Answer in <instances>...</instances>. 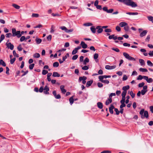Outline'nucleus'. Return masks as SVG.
I'll return each mask as SVG.
<instances>
[{"label": "nucleus", "mask_w": 153, "mask_h": 153, "mask_svg": "<svg viewBox=\"0 0 153 153\" xmlns=\"http://www.w3.org/2000/svg\"><path fill=\"white\" fill-rule=\"evenodd\" d=\"M119 2L123 3L124 4L128 6H131L132 7L137 6V4L135 2L132 0H116Z\"/></svg>", "instance_id": "obj_1"}, {"label": "nucleus", "mask_w": 153, "mask_h": 153, "mask_svg": "<svg viewBox=\"0 0 153 153\" xmlns=\"http://www.w3.org/2000/svg\"><path fill=\"white\" fill-rule=\"evenodd\" d=\"M12 31L13 36H16L18 38H19L21 36V34H20V31H16L15 28H13L12 29Z\"/></svg>", "instance_id": "obj_2"}, {"label": "nucleus", "mask_w": 153, "mask_h": 153, "mask_svg": "<svg viewBox=\"0 0 153 153\" xmlns=\"http://www.w3.org/2000/svg\"><path fill=\"white\" fill-rule=\"evenodd\" d=\"M123 54L125 57L128 60L133 61H135V59L134 58L130 56L128 53L126 52H124L123 53Z\"/></svg>", "instance_id": "obj_3"}, {"label": "nucleus", "mask_w": 153, "mask_h": 153, "mask_svg": "<svg viewBox=\"0 0 153 153\" xmlns=\"http://www.w3.org/2000/svg\"><path fill=\"white\" fill-rule=\"evenodd\" d=\"M60 28L62 30H64L66 32L69 33L73 31L72 29L68 30L65 26H62L60 27Z\"/></svg>", "instance_id": "obj_4"}, {"label": "nucleus", "mask_w": 153, "mask_h": 153, "mask_svg": "<svg viewBox=\"0 0 153 153\" xmlns=\"http://www.w3.org/2000/svg\"><path fill=\"white\" fill-rule=\"evenodd\" d=\"M87 79L86 77L85 76H83V77H80L79 78V82H81V81H82V83L84 84L86 83L85 80Z\"/></svg>", "instance_id": "obj_5"}, {"label": "nucleus", "mask_w": 153, "mask_h": 153, "mask_svg": "<svg viewBox=\"0 0 153 153\" xmlns=\"http://www.w3.org/2000/svg\"><path fill=\"white\" fill-rule=\"evenodd\" d=\"M147 85H145L143 87V89L141 91L142 95H144L147 91Z\"/></svg>", "instance_id": "obj_6"}, {"label": "nucleus", "mask_w": 153, "mask_h": 153, "mask_svg": "<svg viewBox=\"0 0 153 153\" xmlns=\"http://www.w3.org/2000/svg\"><path fill=\"white\" fill-rule=\"evenodd\" d=\"M6 45L8 48H10L11 50H13L14 46L13 44H11L10 42H6Z\"/></svg>", "instance_id": "obj_7"}, {"label": "nucleus", "mask_w": 153, "mask_h": 153, "mask_svg": "<svg viewBox=\"0 0 153 153\" xmlns=\"http://www.w3.org/2000/svg\"><path fill=\"white\" fill-rule=\"evenodd\" d=\"M96 29H98L97 32L98 33H101L103 31V29L102 27V26H97L96 27Z\"/></svg>", "instance_id": "obj_8"}, {"label": "nucleus", "mask_w": 153, "mask_h": 153, "mask_svg": "<svg viewBox=\"0 0 153 153\" xmlns=\"http://www.w3.org/2000/svg\"><path fill=\"white\" fill-rule=\"evenodd\" d=\"M116 65H112V66H110L109 65H106L105 66V69L108 70H111L112 69H114L116 68Z\"/></svg>", "instance_id": "obj_9"}, {"label": "nucleus", "mask_w": 153, "mask_h": 153, "mask_svg": "<svg viewBox=\"0 0 153 153\" xmlns=\"http://www.w3.org/2000/svg\"><path fill=\"white\" fill-rule=\"evenodd\" d=\"M65 86L63 85H62L60 86V89L62 93L65 94L66 92V90L64 89Z\"/></svg>", "instance_id": "obj_10"}, {"label": "nucleus", "mask_w": 153, "mask_h": 153, "mask_svg": "<svg viewBox=\"0 0 153 153\" xmlns=\"http://www.w3.org/2000/svg\"><path fill=\"white\" fill-rule=\"evenodd\" d=\"M80 45L82 46V48L83 49L86 48L88 46L85 43V42L83 41L81 42L80 43Z\"/></svg>", "instance_id": "obj_11"}, {"label": "nucleus", "mask_w": 153, "mask_h": 153, "mask_svg": "<svg viewBox=\"0 0 153 153\" xmlns=\"http://www.w3.org/2000/svg\"><path fill=\"white\" fill-rule=\"evenodd\" d=\"M147 33V31L146 30H144L140 33V36L141 37H142L146 36Z\"/></svg>", "instance_id": "obj_12"}, {"label": "nucleus", "mask_w": 153, "mask_h": 153, "mask_svg": "<svg viewBox=\"0 0 153 153\" xmlns=\"http://www.w3.org/2000/svg\"><path fill=\"white\" fill-rule=\"evenodd\" d=\"M112 102V98L110 97H109V98L106 101L105 104L107 105H108L109 104L111 103Z\"/></svg>", "instance_id": "obj_13"}, {"label": "nucleus", "mask_w": 153, "mask_h": 153, "mask_svg": "<svg viewBox=\"0 0 153 153\" xmlns=\"http://www.w3.org/2000/svg\"><path fill=\"white\" fill-rule=\"evenodd\" d=\"M114 108V106L113 105H111L109 108V111L111 114H113V109Z\"/></svg>", "instance_id": "obj_14"}, {"label": "nucleus", "mask_w": 153, "mask_h": 153, "mask_svg": "<svg viewBox=\"0 0 153 153\" xmlns=\"http://www.w3.org/2000/svg\"><path fill=\"white\" fill-rule=\"evenodd\" d=\"M52 76L53 77H59L60 76V74L57 72H54L53 73Z\"/></svg>", "instance_id": "obj_15"}, {"label": "nucleus", "mask_w": 153, "mask_h": 153, "mask_svg": "<svg viewBox=\"0 0 153 153\" xmlns=\"http://www.w3.org/2000/svg\"><path fill=\"white\" fill-rule=\"evenodd\" d=\"M128 24L125 22H120L119 24V25L122 27H125V26H126V25H127Z\"/></svg>", "instance_id": "obj_16"}, {"label": "nucleus", "mask_w": 153, "mask_h": 153, "mask_svg": "<svg viewBox=\"0 0 153 153\" xmlns=\"http://www.w3.org/2000/svg\"><path fill=\"white\" fill-rule=\"evenodd\" d=\"M93 82V81L91 80L87 82L86 83V87H88L91 85Z\"/></svg>", "instance_id": "obj_17"}, {"label": "nucleus", "mask_w": 153, "mask_h": 153, "mask_svg": "<svg viewBox=\"0 0 153 153\" xmlns=\"http://www.w3.org/2000/svg\"><path fill=\"white\" fill-rule=\"evenodd\" d=\"M126 13L130 15H134L138 14V13L137 12H127Z\"/></svg>", "instance_id": "obj_18"}, {"label": "nucleus", "mask_w": 153, "mask_h": 153, "mask_svg": "<svg viewBox=\"0 0 153 153\" xmlns=\"http://www.w3.org/2000/svg\"><path fill=\"white\" fill-rule=\"evenodd\" d=\"M90 29L92 33H96V29L94 27V26H92V27H91Z\"/></svg>", "instance_id": "obj_19"}, {"label": "nucleus", "mask_w": 153, "mask_h": 153, "mask_svg": "<svg viewBox=\"0 0 153 153\" xmlns=\"http://www.w3.org/2000/svg\"><path fill=\"white\" fill-rule=\"evenodd\" d=\"M129 88V85H127L126 86H124L122 88V89L124 91H127V90H128Z\"/></svg>", "instance_id": "obj_20"}, {"label": "nucleus", "mask_w": 153, "mask_h": 153, "mask_svg": "<svg viewBox=\"0 0 153 153\" xmlns=\"http://www.w3.org/2000/svg\"><path fill=\"white\" fill-rule=\"evenodd\" d=\"M97 105L99 108L100 109H102L103 107L102 103L101 102H98L97 103Z\"/></svg>", "instance_id": "obj_21"}, {"label": "nucleus", "mask_w": 153, "mask_h": 153, "mask_svg": "<svg viewBox=\"0 0 153 153\" xmlns=\"http://www.w3.org/2000/svg\"><path fill=\"white\" fill-rule=\"evenodd\" d=\"M139 62L141 65H145L144 61L142 59H140L139 60Z\"/></svg>", "instance_id": "obj_22"}, {"label": "nucleus", "mask_w": 153, "mask_h": 153, "mask_svg": "<svg viewBox=\"0 0 153 153\" xmlns=\"http://www.w3.org/2000/svg\"><path fill=\"white\" fill-rule=\"evenodd\" d=\"M89 62V59L87 57H86L83 61L84 65H86L87 64V63L88 62Z\"/></svg>", "instance_id": "obj_23"}, {"label": "nucleus", "mask_w": 153, "mask_h": 153, "mask_svg": "<svg viewBox=\"0 0 153 153\" xmlns=\"http://www.w3.org/2000/svg\"><path fill=\"white\" fill-rule=\"evenodd\" d=\"M93 25V24L90 22H87L86 23H84L83 24V25L85 26H91Z\"/></svg>", "instance_id": "obj_24"}, {"label": "nucleus", "mask_w": 153, "mask_h": 153, "mask_svg": "<svg viewBox=\"0 0 153 153\" xmlns=\"http://www.w3.org/2000/svg\"><path fill=\"white\" fill-rule=\"evenodd\" d=\"M36 43L39 44L41 43L42 42V40L40 39L36 38Z\"/></svg>", "instance_id": "obj_25"}, {"label": "nucleus", "mask_w": 153, "mask_h": 153, "mask_svg": "<svg viewBox=\"0 0 153 153\" xmlns=\"http://www.w3.org/2000/svg\"><path fill=\"white\" fill-rule=\"evenodd\" d=\"M69 100L70 104L71 105H72V104L73 103L74 101L73 98V97H71L69 99Z\"/></svg>", "instance_id": "obj_26"}, {"label": "nucleus", "mask_w": 153, "mask_h": 153, "mask_svg": "<svg viewBox=\"0 0 153 153\" xmlns=\"http://www.w3.org/2000/svg\"><path fill=\"white\" fill-rule=\"evenodd\" d=\"M40 56V55L39 53H36L33 54V57L35 58H38Z\"/></svg>", "instance_id": "obj_27"}, {"label": "nucleus", "mask_w": 153, "mask_h": 153, "mask_svg": "<svg viewBox=\"0 0 153 153\" xmlns=\"http://www.w3.org/2000/svg\"><path fill=\"white\" fill-rule=\"evenodd\" d=\"M139 71L142 72H147L148 70L146 68H140L139 69Z\"/></svg>", "instance_id": "obj_28"}, {"label": "nucleus", "mask_w": 153, "mask_h": 153, "mask_svg": "<svg viewBox=\"0 0 153 153\" xmlns=\"http://www.w3.org/2000/svg\"><path fill=\"white\" fill-rule=\"evenodd\" d=\"M0 65H2L4 67L6 65L5 63L2 59L0 60Z\"/></svg>", "instance_id": "obj_29"}, {"label": "nucleus", "mask_w": 153, "mask_h": 153, "mask_svg": "<svg viewBox=\"0 0 153 153\" xmlns=\"http://www.w3.org/2000/svg\"><path fill=\"white\" fill-rule=\"evenodd\" d=\"M147 64L148 65L151 67H152L153 66V64L150 60L147 61Z\"/></svg>", "instance_id": "obj_30"}, {"label": "nucleus", "mask_w": 153, "mask_h": 153, "mask_svg": "<svg viewBox=\"0 0 153 153\" xmlns=\"http://www.w3.org/2000/svg\"><path fill=\"white\" fill-rule=\"evenodd\" d=\"M55 28V27L53 25H52L51 26V33H53L54 32V29Z\"/></svg>", "instance_id": "obj_31"}, {"label": "nucleus", "mask_w": 153, "mask_h": 153, "mask_svg": "<svg viewBox=\"0 0 153 153\" xmlns=\"http://www.w3.org/2000/svg\"><path fill=\"white\" fill-rule=\"evenodd\" d=\"M104 76H99V79L100 80V81L102 82V81H103V79L105 78Z\"/></svg>", "instance_id": "obj_32"}, {"label": "nucleus", "mask_w": 153, "mask_h": 153, "mask_svg": "<svg viewBox=\"0 0 153 153\" xmlns=\"http://www.w3.org/2000/svg\"><path fill=\"white\" fill-rule=\"evenodd\" d=\"M59 65V63L57 62H55L53 63V66L54 67H57Z\"/></svg>", "instance_id": "obj_33"}, {"label": "nucleus", "mask_w": 153, "mask_h": 153, "mask_svg": "<svg viewBox=\"0 0 153 153\" xmlns=\"http://www.w3.org/2000/svg\"><path fill=\"white\" fill-rule=\"evenodd\" d=\"M39 16V14L37 13H33L32 15V17H38Z\"/></svg>", "instance_id": "obj_34"}, {"label": "nucleus", "mask_w": 153, "mask_h": 153, "mask_svg": "<svg viewBox=\"0 0 153 153\" xmlns=\"http://www.w3.org/2000/svg\"><path fill=\"white\" fill-rule=\"evenodd\" d=\"M13 6L16 9H19L20 7L19 6L17 5V4H13Z\"/></svg>", "instance_id": "obj_35"}, {"label": "nucleus", "mask_w": 153, "mask_h": 153, "mask_svg": "<svg viewBox=\"0 0 153 153\" xmlns=\"http://www.w3.org/2000/svg\"><path fill=\"white\" fill-rule=\"evenodd\" d=\"M99 55L98 53H95L94 56V59H97Z\"/></svg>", "instance_id": "obj_36"}, {"label": "nucleus", "mask_w": 153, "mask_h": 153, "mask_svg": "<svg viewBox=\"0 0 153 153\" xmlns=\"http://www.w3.org/2000/svg\"><path fill=\"white\" fill-rule=\"evenodd\" d=\"M148 20L153 23V17L152 16H148L147 17Z\"/></svg>", "instance_id": "obj_37"}, {"label": "nucleus", "mask_w": 153, "mask_h": 153, "mask_svg": "<svg viewBox=\"0 0 153 153\" xmlns=\"http://www.w3.org/2000/svg\"><path fill=\"white\" fill-rule=\"evenodd\" d=\"M34 65V64L33 63L30 65L29 66V68L30 70H32L33 68Z\"/></svg>", "instance_id": "obj_38"}, {"label": "nucleus", "mask_w": 153, "mask_h": 153, "mask_svg": "<svg viewBox=\"0 0 153 153\" xmlns=\"http://www.w3.org/2000/svg\"><path fill=\"white\" fill-rule=\"evenodd\" d=\"M145 84V83L143 82H142V83H139L138 84V87H139L141 88L143 87L144 86V85Z\"/></svg>", "instance_id": "obj_39"}, {"label": "nucleus", "mask_w": 153, "mask_h": 153, "mask_svg": "<svg viewBox=\"0 0 153 153\" xmlns=\"http://www.w3.org/2000/svg\"><path fill=\"white\" fill-rule=\"evenodd\" d=\"M13 53L14 56L17 57H19V55L16 53V51L15 50L13 51Z\"/></svg>", "instance_id": "obj_40"}, {"label": "nucleus", "mask_w": 153, "mask_h": 153, "mask_svg": "<svg viewBox=\"0 0 153 153\" xmlns=\"http://www.w3.org/2000/svg\"><path fill=\"white\" fill-rule=\"evenodd\" d=\"M16 60V58H14L12 59H11L10 60V63L11 64H13L14 62Z\"/></svg>", "instance_id": "obj_41"}, {"label": "nucleus", "mask_w": 153, "mask_h": 153, "mask_svg": "<svg viewBox=\"0 0 153 153\" xmlns=\"http://www.w3.org/2000/svg\"><path fill=\"white\" fill-rule=\"evenodd\" d=\"M129 29V27L127 25H126V26L124 27V29L126 31H128Z\"/></svg>", "instance_id": "obj_42"}, {"label": "nucleus", "mask_w": 153, "mask_h": 153, "mask_svg": "<svg viewBox=\"0 0 153 153\" xmlns=\"http://www.w3.org/2000/svg\"><path fill=\"white\" fill-rule=\"evenodd\" d=\"M88 68H89L88 66L86 65L84 66L82 68V69L84 70H87L88 69Z\"/></svg>", "instance_id": "obj_43"}, {"label": "nucleus", "mask_w": 153, "mask_h": 153, "mask_svg": "<svg viewBox=\"0 0 153 153\" xmlns=\"http://www.w3.org/2000/svg\"><path fill=\"white\" fill-rule=\"evenodd\" d=\"M25 39H26L25 37L24 36H23L21 37V38H20V41L22 42L24 41Z\"/></svg>", "instance_id": "obj_44"}, {"label": "nucleus", "mask_w": 153, "mask_h": 153, "mask_svg": "<svg viewBox=\"0 0 153 153\" xmlns=\"http://www.w3.org/2000/svg\"><path fill=\"white\" fill-rule=\"evenodd\" d=\"M17 49L19 51H22V48L21 45H19L17 47Z\"/></svg>", "instance_id": "obj_45"}, {"label": "nucleus", "mask_w": 153, "mask_h": 153, "mask_svg": "<svg viewBox=\"0 0 153 153\" xmlns=\"http://www.w3.org/2000/svg\"><path fill=\"white\" fill-rule=\"evenodd\" d=\"M146 81L148 83L152 82H153V79L151 78H148Z\"/></svg>", "instance_id": "obj_46"}, {"label": "nucleus", "mask_w": 153, "mask_h": 153, "mask_svg": "<svg viewBox=\"0 0 153 153\" xmlns=\"http://www.w3.org/2000/svg\"><path fill=\"white\" fill-rule=\"evenodd\" d=\"M102 82L105 84H108L109 83V82L108 80H103V81H102Z\"/></svg>", "instance_id": "obj_47"}, {"label": "nucleus", "mask_w": 153, "mask_h": 153, "mask_svg": "<svg viewBox=\"0 0 153 153\" xmlns=\"http://www.w3.org/2000/svg\"><path fill=\"white\" fill-rule=\"evenodd\" d=\"M78 51L75 48L72 51V54L73 55H74L76 54L77 52Z\"/></svg>", "instance_id": "obj_48"}, {"label": "nucleus", "mask_w": 153, "mask_h": 153, "mask_svg": "<svg viewBox=\"0 0 153 153\" xmlns=\"http://www.w3.org/2000/svg\"><path fill=\"white\" fill-rule=\"evenodd\" d=\"M130 95L132 98H134L135 96V94H134L132 91L130 92Z\"/></svg>", "instance_id": "obj_49"}, {"label": "nucleus", "mask_w": 153, "mask_h": 153, "mask_svg": "<svg viewBox=\"0 0 153 153\" xmlns=\"http://www.w3.org/2000/svg\"><path fill=\"white\" fill-rule=\"evenodd\" d=\"M78 57V55H75L73 56V57L72 58V59L73 60H76L77 58Z\"/></svg>", "instance_id": "obj_50"}, {"label": "nucleus", "mask_w": 153, "mask_h": 153, "mask_svg": "<svg viewBox=\"0 0 153 153\" xmlns=\"http://www.w3.org/2000/svg\"><path fill=\"white\" fill-rule=\"evenodd\" d=\"M150 39V35H147L146 38L145 39V41L146 42H149Z\"/></svg>", "instance_id": "obj_51"}, {"label": "nucleus", "mask_w": 153, "mask_h": 153, "mask_svg": "<svg viewBox=\"0 0 153 153\" xmlns=\"http://www.w3.org/2000/svg\"><path fill=\"white\" fill-rule=\"evenodd\" d=\"M104 31L106 33H109L111 32V30L110 29H105Z\"/></svg>", "instance_id": "obj_52"}, {"label": "nucleus", "mask_w": 153, "mask_h": 153, "mask_svg": "<svg viewBox=\"0 0 153 153\" xmlns=\"http://www.w3.org/2000/svg\"><path fill=\"white\" fill-rule=\"evenodd\" d=\"M123 45L124 46L129 47L130 46V45L129 44L127 43H124L123 44Z\"/></svg>", "instance_id": "obj_53"}, {"label": "nucleus", "mask_w": 153, "mask_h": 153, "mask_svg": "<svg viewBox=\"0 0 153 153\" xmlns=\"http://www.w3.org/2000/svg\"><path fill=\"white\" fill-rule=\"evenodd\" d=\"M48 73V71L45 70H43L42 71V74L44 75Z\"/></svg>", "instance_id": "obj_54"}, {"label": "nucleus", "mask_w": 153, "mask_h": 153, "mask_svg": "<svg viewBox=\"0 0 153 153\" xmlns=\"http://www.w3.org/2000/svg\"><path fill=\"white\" fill-rule=\"evenodd\" d=\"M143 76L141 75H139L138 77L137 78V80H141L143 79Z\"/></svg>", "instance_id": "obj_55"}, {"label": "nucleus", "mask_w": 153, "mask_h": 153, "mask_svg": "<svg viewBox=\"0 0 153 153\" xmlns=\"http://www.w3.org/2000/svg\"><path fill=\"white\" fill-rule=\"evenodd\" d=\"M128 79L127 76L126 75H123V81H125L126 80Z\"/></svg>", "instance_id": "obj_56"}, {"label": "nucleus", "mask_w": 153, "mask_h": 153, "mask_svg": "<svg viewBox=\"0 0 153 153\" xmlns=\"http://www.w3.org/2000/svg\"><path fill=\"white\" fill-rule=\"evenodd\" d=\"M127 91H123L122 94V97H125Z\"/></svg>", "instance_id": "obj_57"}, {"label": "nucleus", "mask_w": 153, "mask_h": 153, "mask_svg": "<svg viewBox=\"0 0 153 153\" xmlns=\"http://www.w3.org/2000/svg\"><path fill=\"white\" fill-rule=\"evenodd\" d=\"M98 86L99 88H101L103 86V84L101 82H98L97 83Z\"/></svg>", "instance_id": "obj_58"}, {"label": "nucleus", "mask_w": 153, "mask_h": 153, "mask_svg": "<svg viewBox=\"0 0 153 153\" xmlns=\"http://www.w3.org/2000/svg\"><path fill=\"white\" fill-rule=\"evenodd\" d=\"M12 35V34L11 33H8L6 34V37L7 38H9Z\"/></svg>", "instance_id": "obj_59"}, {"label": "nucleus", "mask_w": 153, "mask_h": 153, "mask_svg": "<svg viewBox=\"0 0 153 153\" xmlns=\"http://www.w3.org/2000/svg\"><path fill=\"white\" fill-rule=\"evenodd\" d=\"M44 91H49V88L46 85L45 86L44 89H43Z\"/></svg>", "instance_id": "obj_60"}, {"label": "nucleus", "mask_w": 153, "mask_h": 153, "mask_svg": "<svg viewBox=\"0 0 153 153\" xmlns=\"http://www.w3.org/2000/svg\"><path fill=\"white\" fill-rule=\"evenodd\" d=\"M114 111L116 112L117 115L119 114L120 111H118V109L117 108H114Z\"/></svg>", "instance_id": "obj_61"}, {"label": "nucleus", "mask_w": 153, "mask_h": 153, "mask_svg": "<svg viewBox=\"0 0 153 153\" xmlns=\"http://www.w3.org/2000/svg\"><path fill=\"white\" fill-rule=\"evenodd\" d=\"M149 109L150 111L152 113H153V106H151L149 107Z\"/></svg>", "instance_id": "obj_62"}, {"label": "nucleus", "mask_w": 153, "mask_h": 153, "mask_svg": "<svg viewBox=\"0 0 153 153\" xmlns=\"http://www.w3.org/2000/svg\"><path fill=\"white\" fill-rule=\"evenodd\" d=\"M111 153V151H107V150L104 151H103L101 152V153Z\"/></svg>", "instance_id": "obj_63"}, {"label": "nucleus", "mask_w": 153, "mask_h": 153, "mask_svg": "<svg viewBox=\"0 0 153 153\" xmlns=\"http://www.w3.org/2000/svg\"><path fill=\"white\" fill-rule=\"evenodd\" d=\"M149 55L150 56H153V51H150L148 53Z\"/></svg>", "instance_id": "obj_64"}]
</instances>
